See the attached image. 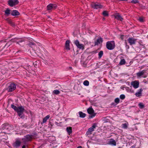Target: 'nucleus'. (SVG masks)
Here are the masks:
<instances>
[{
    "label": "nucleus",
    "instance_id": "f257e3e1",
    "mask_svg": "<svg viewBox=\"0 0 148 148\" xmlns=\"http://www.w3.org/2000/svg\"><path fill=\"white\" fill-rule=\"evenodd\" d=\"M106 47L109 50L113 49L115 47V42L114 41H108L106 43Z\"/></svg>",
    "mask_w": 148,
    "mask_h": 148
},
{
    "label": "nucleus",
    "instance_id": "f03ea898",
    "mask_svg": "<svg viewBox=\"0 0 148 148\" xmlns=\"http://www.w3.org/2000/svg\"><path fill=\"white\" fill-rule=\"evenodd\" d=\"M25 110L23 106H21L18 107L17 109L16 110L18 116L20 117L21 118L23 117L22 115H23V113Z\"/></svg>",
    "mask_w": 148,
    "mask_h": 148
},
{
    "label": "nucleus",
    "instance_id": "7ed1b4c3",
    "mask_svg": "<svg viewBox=\"0 0 148 148\" xmlns=\"http://www.w3.org/2000/svg\"><path fill=\"white\" fill-rule=\"evenodd\" d=\"M16 88V85L14 83H12L9 85L7 90L8 92H10L14 91L15 89Z\"/></svg>",
    "mask_w": 148,
    "mask_h": 148
},
{
    "label": "nucleus",
    "instance_id": "20e7f679",
    "mask_svg": "<svg viewBox=\"0 0 148 148\" xmlns=\"http://www.w3.org/2000/svg\"><path fill=\"white\" fill-rule=\"evenodd\" d=\"M91 6L92 8L95 9H98L102 8L103 6L101 4L98 3H93L91 4Z\"/></svg>",
    "mask_w": 148,
    "mask_h": 148
},
{
    "label": "nucleus",
    "instance_id": "39448f33",
    "mask_svg": "<svg viewBox=\"0 0 148 148\" xmlns=\"http://www.w3.org/2000/svg\"><path fill=\"white\" fill-rule=\"evenodd\" d=\"M87 111L88 114H91V116H89V118H92L95 116L96 114L94 113V110L91 107H90L88 108Z\"/></svg>",
    "mask_w": 148,
    "mask_h": 148
},
{
    "label": "nucleus",
    "instance_id": "423d86ee",
    "mask_svg": "<svg viewBox=\"0 0 148 148\" xmlns=\"http://www.w3.org/2000/svg\"><path fill=\"white\" fill-rule=\"evenodd\" d=\"M18 0H9L8 1L9 5L11 7H13L18 4Z\"/></svg>",
    "mask_w": 148,
    "mask_h": 148
},
{
    "label": "nucleus",
    "instance_id": "0eeeda50",
    "mask_svg": "<svg viewBox=\"0 0 148 148\" xmlns=\"http://www.w3.org/2000/svg\"><path fill=\"white\" fill-rule=\"evenodd\" d=\"M75 44L79 49L83 50L84 49V46L82 44H80L78 40H75L74 42Z\"/></svg>",
    "mask_w": 148,
    "mask_h": 148
},
{
    "label": "nucleus",
    "instance_id": "6e6552de",
    "mask_svg": "<svg viewBox=\"0 0 148 148\" xmlns=\"http://www.w3.org/2000/svg\"><path fill=\"white\" fill-rule=\"evenodd\" d=\"M32 135H27L23 138V142H26L32 140Z\"/></svg>",
    "mask_w": 148,
    "mask_h": 148
},
{
    "label": "nucleus",
    "instance_id": "1a4fd4ad",
    "mask_svg": "<svg viewBox=\"0 0 148 148\" xmlns=\"http://www.w3.org/2000/svg\"><path fill=\"white\" fill-rule=\"evenodd\" d=\"M139 82L138 81L135 80L131 82V85L134 88H136L138 87Z\"/></svg>",
    "mask_w": 148,
    "mask_h": 148
},
{
    "label": "nucleus",
    "instance_id": "9d476101",
    "mask_svg": "<svg viewBox=\"0 0 148 148\" xmlns=\"http://www.w3.org/2000/svg\"><path fill=\"white\" fill-rule=\"evenodd\" d=\"M137 39L132 38H129L128 39V41L130 45H134L136 43Z\"/></svg>",
    "mask_w": 148,
    "mask_h": 148
},
{
    "label": "nucleus",
    "instance_id": "9b49d317",
    "mask_svg": "<svg viewBox=\"0 0 148 148\" xmlns=\"http://www.w3.org/2000/svg\"><path fill=\"white\" fill-rule=\"evenodd\" d=\"M21 144V141L17 139L13 143V146L15 148H17L20 146Z\"/></svg>",
    "mask_w": 148,
    "mask_h": 148
},
{
    "label": "nucleus",
    "instance_id": "f8f14e48",
    "mask_svg": "<svg viewBox=\"0 0 148 148\" xmlns=\"http://www.w3.org/2000/svg\"><path fill=\"white\" fill-rule=\"evenodd\" d=\"M70 41L69 40H67L65 43V47L66 49L68 50H70Z\"/></svg>",
    "mask_w": 148,
    "mask_h": 148
},
{
    "label": "nucleus",
    "instance_id": "ddd939ff",
    "mask_svg": "<svg viewBox=\"0 0 148 148\" xmlns=\"http://www.w3.org/2000/svg\"><path fill=\"white\" fill-rule=\"evenodd\" d=\"M5 42L6 41L4 40L0 41V47H3V48H4L6 46V45H7L8 44V43H7L4 46Z\"/></svg>",
    "mask_w": 148,
    "mask_h": 148
},
{
    "label": "nucleus",
    "instance_id": "4468645a",
    "mask_svg": "<svg viewBox=\"0 0 148 148\" xmlns=\"http://www.w3.org/2000/svg\"><path fill=\"white\" fill-rule=\"evenodd\" d=\"M103 41V39L100 38L98 39L96 41H95V45H98L100 42H102Z\"/></svg>",
    "mask_w": 148,
    "mask_h": 148
},
{
    "label": "nucleus",
    "instance_id": "2eb2a0df",
    "mask_svg": "<svg viewBox=\"0 0 148 148\" xmlns=\"http://www.w3.org/2000/svg\"><path fill=\"white\" fill-rule=\"evenodd\" d=\"M11 15L13 16H16L19 15V13L16 10H13L12 11Z\"/></svg>",
    "mask_w": 148,
    "mask_h": 148
},
{
    "label": "nucleus",
    "instance_id": "dca6fc26",
    "mask_svg": "<svg viewBox=\"0 0 148 148\" xmlns=\"http://www.w3.org/2000/svg\"><path fill=\"white\" fill-rule=\"evenodd\" d=\"M114 17L115 18L119 20H120L121 21L123 19V18L121 17V16L118 13L116 14L115 15Z\"/></svg>",
    "mask_w": 148,
    "mask_h": 148
},
{
    "label": "nucleus",
    "instance_id": "f3484780",
    "mask_svg": "<svg viewBox=\"0 0 148 148\" xmlns=\"http://www.w3.org/2000/svg\"><path fill=\"white\" fill-rule=\"evenodd\" d=\"M145 73V70H143L136 73V75L137 77H140L143 75Z\"/></svg>",
    "mask_w": 148,
    "mask_h": 148
},
{
    "label": "nucleus",
    "instance_id": "a211bd4d",
    "mask_svg": "<svg viewBox=\"0 0 148 148\" xmlns=\"http://www.w3.org/2000/svg\"><path fill=\"white\" fill-rule=\"evenodd\" d=\"M17 38H14V39H12L10 41L13 42H16L17 44H20L19 43L23 42L24 41V40H21L20 41H19L17 42L16 41L17 40Z\"/></svg>",
    "mask_w": 148,
    "mask_h": 148
},
{
    "label": "nucleus",
    "instance_id": "6ab92c4d",
    "mask_svg": "<svg viewBox=\"0 0 148 148\" xmlns=\"http://www.w3.org/2000/svg\"><path fill=\"white\" fill-rule=\"evenodd\" d=\"M142 91L143 89H142V88L138 90V91L136 93V96L137 97H139L141 96L142 95L141 92Z\"/></svg>",
    "mask_w": 148,
    "mask_h": 148
},
{
    "label": "nucleus",
    "instance_id": "aec40b11",
    "mask_svg": "<svg viewBox=\"0 0 148 148\" xmlns=\"http://www.w3.org/2000/svg\"><path fill=\"white\" fill-rule=\"evenodd\" d=\"M109 143L110 145L115 146L116 145V143L115 141L113 139H111L109 141Z\"/></svg>",
    "mask_w": 148,
    "mask_h": 148
},
{
    "label": "nucleus",
    "instance_id": "412c9836",
    "mask_svg": "<svg viewBox=\"0 0 148 148\" xmlns=\"http://www.w3.org/2000/svg\"><path fill=\"white\" fill-rule=\"evenodd\" d=\"M66 130L68 133L70 135L72 133V129L71 127H67L66 129Z\"/></svg>",
    "mask_w": 148,
    "mask_h": 148
},
{
    "label": "nucleus",
    "instance_id": "4be33fe9",
    "mask_svg": "<svg viewBox=\"0 0 148 148\" xmlns=\"http://www.w3.org/2000/svg\"><path fill=\"white\" fill-rule=\"evenodd\" d=\"M80 117L82 118H84L86 116V114L82 112H79Z\"/></svg>",
    "mask_w": 148,
    "mask_h": 148
},
{
    "label": "nucleus",
    "instance_id": "5701e85b",
    "mask_svg": "<svg viewBox=\"0 0 148 148\" xmlns=\"http://www.w3.org/2000/svg\"><path fill=\"white\" fill-rule=\"evenodd\" d=\"M126 63L125 60L124 59H121L119 63V65H122L125 64Z\"/></svg>",
    "mask_w": 148,
    "mask_h": 148
},
{
    "label": "nucleus",
    "instance_id": "b1692460",
    "mask_svg": "<svg viewBox=\"0 0 148 148\" xmlns=\"http://www.w3.org/2000/svg\"><path fill=\"white\" fill-rule=\"evenodd\" d=\"M94 130V129H93V128L90 127L89 128L88 131H87V133L88 134H91V132H92Z\"/></svg>",
    "mask_w": 148,
    "mask_h": 148
},
{
    "label": "nucleus",
    "instance_id": "393cba45",
    "mask_svg": "<svg viewBox=\"0 0 148 148\" xmlns=\"http://www.w3.org/2000/svg\"><path fill=\"white\" fill-rule=\"evenodd\" d=\"M128 123L127 122L122 124V127L125 129L127 128L128 126Z\"/></svg>",
    "mask_w": 148,
    "mask_h": 148
},
{
    "label": "nucleus",
    "instance_id": "a878e982",
    "mask_svg": "<svg viewBox=\"0 0 148 148\" xmlns=\"http://www.w3.org/2000/svg\"><path fill=\"white\" fill-rule=\"evenodd\" d=\"M50 117V116L49 115H47L46 116H45L43 120V123H45L47 121V120Z\"/></svg>",
    "mask_w": 148,
    "mask_h": 148
},
{
    "label": "nucleus",
    "instance_id": "bb28decb",
    "mask_svg": "<svg viewBox=\"0 0 148 148\" xmlns=\"http://www.w3.org/2000/svg\"><path fill=\"white\" fill-rule=\"evenodd\" d=\"M10 10L7 9L5 10V14L7 15H9L10 14Z\"/></svg>",
    "mask_w": 148,
    "mask_h": 148
},
{
    "label": "nucleus",
    "instance_id": "cd10ccee",
    "mask_svg": "<svg viewBox=\"0 0 148 148\" xmlns=\"http://www.w3.org/2000/svg\"><path fill=\"white\" fill-rule=\"evenodd\" d=\"M60 93V91L58 90H54L53 91V93L55 95H58Z\"/></svg>",
    "mask_w": 148,
    "mask_h": 148
},
{
    "label": "nucleus",
    "instance_id": "c85d7f7f",
    "mask_svg": "<svg viewBox=\"0 0 148 148\" xmlns=\"http://www.w3.org/2000/svg\"><path fill=\"white\" fill-rule=\"evenodd\" d=\"M52 8L51 4H50L48 5L47 6V9L48 10H50Z\"/></svg>",
    "mask_w": 148,
    "mask_h": 148
},
{
    "label": "nucleus",
    "instance_id": "c756f323",
    "mask_svg": "<svg viewBox=\"0 0 148 148\" xmlns=\"http://www.w3.org/2000/svg\"><path fill=\"white\" fill-rule=\"evenodd\" d=\"M103 51H101L99 53V58H100L103 55Z\"/></svg>",
    "mask_w": 148,
    "mask_h": 148
},
{
    "label": "nucleus",
    "instance_id": "7c9ffc66",
    "mask_svg": "<svg viewBox=\"0 0 148 148\" xmlns=\"http://www.w3.org/2000/svg\"><path fill=\"white\" fill-rule=\"evenodd\" d=\"M83 84L85 86H88L89 85V82L87 80H85L84 81Z\"/></svg>",
    "mask_w": 148,
    "mask_h": 148
},
{
    "label": "nucleus",
    "instance_id": "2f4dec72",
    "mask_svg": "<svg viewBox=\"0 0 148 148\" xmlns=\"http://www.w3.org/2000/svg\"><path fill=\"white\" fill-rule=\"evenodd\" d=\"M102 14L104 16H107L108 15V13L106 11H103V12Z\"/></svg>",
    "mask_w": 148,
    "mask_h": 148
},
{
    "label": "nucleus",
    "instance_id": "473e14b6",
    "mask_svg": "<svg viewBox=\"0 0 148 148\" xmlns=\"http://www.w3.org/2000/svg\"><path fill=\"white\" fill-rule=\"evenodd\" d=\"M11 107L13 109L16 111L18 108V107H16V106H15L13 104H12L11 105Z\"/></svg>",
    "mask_w": 148,
    "mask_h": 148
},
{
    "label": "nucleus",
    "instance_id": "72a5a7b5",
    "mask_svg": "<svg viewBox=\"0 0 148 148\" xmlns=\"http://www.w3.org/2000/svg\"><path fill=\"white\" fill-rule=\"evenodd\" d=\"M120 101L119 99L118 98H117L115 99L114 102L116 104L119 103Z\"/></svg>",
    "mask_w": 148,
    "mask_h": 148
},
{
    "label": "nucleus",
    "instance_id": "f704fd0d",
    "mask_svg": "<svg viewBox=\"0 0 148 148\" xmlns=\"http://www.w3.org/2000/svg\"><path fill=\"white\" fill-rule=\"evenodd\" d=\"M138 0H133L131 1V2L132 3L136 4L138 3Z\"/></svg>",
    "mask_w": 148,
    "mask_h": 148
},
{
    "label": "nucleus",
    "instance_id": "c9c22d12",
    "mask_svg": "<svg viewBox=\"0 0 148 148\" xmlns=\"http://www.w3.org/2000/svg\"><path fill=\"white\" fill-rule=\"evenodd\" d=\"M120 97L121 99H123L125 98V96L124 95L122 94L120 95Z\"/></svg>",
    "mask_w": 148,
    "mask_h": 148
},
{
    "label": "nucleus",
    "instance_id": "e433bc0d",
    "mask_svg": "<svg viewBox=\"0 0 148 148\" xmlns=\"http://www.w3.org/2000/svg\"><path fill=\"white\" fill-rule=\"evenodd\" d=\"M139 106L141 108H143L144 107V105L142 103H140L139 104Z\"/></svg>",
    "mask_w": 148,
    "mask_h": 148
},
{
    "label": "nucleus",
    "instance_id": "4c0bfd02",
    "mask_svg": "<svg viewBox=\"0 0 148 148\" xmlns=\"http://www.w3.org/2000/svg\"><path fill=\"white\" fill-rule=\"evenodd\" d=\"M52 8L55 9L57 7V5L55 4H51Z\"/></svg>",
    "mask_w": 148,
    "mask_h": 148
},
{
    "label": "nucleus",
    "instance_id": "58836bf2",
    "mask_svg": "<svg viewBox=\"0 0 148 148\" xmlns=\"http://www.w3.org/2000/svg\"><path fill=\"white\" fill-rule=\"evenodd\" d=\"M8 23L9 24L13 26L14 25V24L13 22L10 20H9L8 21Z\"/></svg>",
    "mask_w": 148,
    "mask_h": 148
},
{
    "label": "nucleus",
    "instance_id": "ea45409f",
    "mask_svg": "<svg viewBox=\"0 0 148 148\" xmlns=\"http://www.w3.org/2000/svg\"><path fill=\"white\" fill-rule=\"evenodd\" d=\"M139 21L141 22H143V17H140L138 19Z\"/></svg>",
    "mask_w": 148,
    "mask_h": 148
},
{
    "label": "nucleus",
    "instance_id": "a19ab883",
    "mask_svg": "<svg viewBox=\"0 0 148 148\" xmlns=\"http://www.w3.org/2000/svg\"><path fill=\"white\" fill-rule=\"evenodd\" d=\"M125 47H126L128 49H129V46L128 45H127V42H125Z\"/></svg>",
    "mask_w": 148,
    "mask_h": 148
},
{
    "label": "nucleus",
    "instance_id": "79ce46f5",
    "mask_svg": "<svg viewBox=\"0 0 148 148\" xmlns=\"http://www.w3.org/2000/svg\"><path fill=\"white\" fill-rule=\"evenodd\" d=\"M34 45V43L33 42H30V43L29 44V46Z\"/></svg>",
    "mask_w": 148,
    "mask_h": 148
},
{
    "label": "nucleus",
    "instance_id": "37998d69",
    "mask_svg": "<svg viewBox=\"0 0 148 148\" xmlns=\"http://www.w3.org/2000/svg\"><path fill=\"white\" fill-rule=\"evenodd\" d=\"M5 126V127H4V128H8V127H7L8 126V125H3V126Z\"/></svg>",
    "mask_w": 148,
    "mask_h": 148
},
{
    "label": "nucleus",
    "instance_id": "c03bdc74",
    "mask_svg": "<svg viewBox=\"0 0 148 148\" xmlns=\"http://www.w3.org/2000/svg\"><path fill=\"white\" fill-rule=\"evenodd\" d=\"M95 127H96L95 125H93L92 126V128H93V129H94V128H95Z\"/></svg>",
    "mask_w": 148,
    "mask_h": 148
},
{
    "label": "nucleus",
    "instance_id": "a18cd8bd",
    "mask_svg": "<svg viewBox=\"0 0 148 148\" xmlns=\"http://www.w3.org/2000/svg\"><path fill=\"white\" fill-rule=\"evenodd\" d=\"M97 51H93L92 52L94 53H97Z\"/></svg>",
    "mask_w": 148,
    "mask_h": 148
},
{
    "label": "nucleus",
    "instance_id": "49530a36",
    "mask_svg": "<svg viewBox=\"0 0 148 148\" xmlns=\"http://www.w3.org/2000/svg\"><path fill=\"white\" fill-rule=\"evenodd\" d=\"M22 148H25V145H23L22 146Z\"/></svg>",
    "mask_w": 148,
    "mask_h": 148
},
{
    "label": "nucleus",
    "instance_id": "de8ad7c7",
    "mask_svg": "<svg viewBox=\"0 0 148 148\" xmlns=\"http://www.w3.org/2000/svg\"><path fill=\"white\" fill-rule=\"evenodd\" d=\"M77 148H82V147L81 146H79L77 147Z\"/></svg>",
    "mask_w": 148,
    "mask_h": 148
},
{
    "label": "nucleus",
    "instance_id": "09e8293b",
    "mask_svg": "<svg viewBox=\"0 0 148 148\" xmlns=\"http://www.w3.org/2000/svg\"><path fill=\"white\" fill-rule=\"evenodd\" d=\"M56 124L57 125H58V123H57V122H56Z\"/></svg>",
    "mask_w": 148,
    "mask_h": 148
},
{
    "label": "nucleus",
    "instance_id": "8fccbe9b",
    "mask_svg": "<svg viewBox=\"0 0 148 148\" xmlns=\"http://www.w3.org/2000/svg\"><path fill=\"white\" fill-rule=\"evenodd\" d=\"M69 68L70 69H72V67H69Z\"/></svg>",
    "mask_w": 148,
    "mask_h": 148
},
{
    "label": "nucleus",
    "instance_id": "3c124183",
    "mask_svg": "<svg viewBox=\"0 0 148 148\" xmlns=\"http://www.w3.org/2000/svg\"><path fill=\"white\" fill-rule=\"evenodd\" d=\"M10 45H8V47H9L10 46Z\"/></svg>",
    "mask_w": 148,
    "mask_h": 148
},
{
    "label": "nucleus",
    "instance_id": "603ef678",
    "mask_svg": "<svg viewBox=\"0 0 148 148\" xmlns=\"http://www.w3.org/2000/svg\"><path fill=\"white\" fill-rule=\"evenodd\" d=\"M118 148H122V147H118Z\"/></svg>",
    "mask_w": 148,
    "mask_h": 148
}]
</instances>
